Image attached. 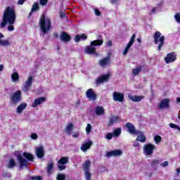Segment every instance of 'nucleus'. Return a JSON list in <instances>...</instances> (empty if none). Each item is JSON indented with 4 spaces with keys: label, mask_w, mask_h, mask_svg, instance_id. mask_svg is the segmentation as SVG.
<instances>
[{
    "label": "nucleus",
    "mask_w": 180,
    "mask_h": 180,
    "mask_svg": "<svg viewBox=\"0 0 180 180\" xmlns=\"http://www.w3.org/2000/svg\"><path fill=\"white\" fill-rule=\"evenodd\" d=\"M81 39L82 40H86V39H88V35H86V34H81V35L79 34H77L75 37V41L76 43H79L81 41Z\"/></svg>",
    "instance_id": "obj_23"
},
{
    "label": "nucleus",
    "mask_w": 180,
    "mask_h": 180,
    "mask_svg": "<svg viewBox=\"0 0 180 180\" xmlns=\"http://www.w3.org/2000/svg\"><path fill=\"white\" fill-rule=\"evenodd\" d=\"M91 146H92V141H89L86 143H83L81 146L80 149L82 150V151H83V153H85V151L91 148Z\"/></svg>",
    "instance_id": "obj_24"
},
{
    "label": "nucleus",
    "mask_w": 180,
    "mask_h": 180,
    "mask_svg": "<svg viewBox=\"0 0 180 180\" xmlns=\"http://www.w3.org/2000/svg\"><path fill=\"white\" fill-rule=\"evenodd\" d=\"M31 180H43V178L41 176H31L30 178Z\"/></svg>",
    "instance_id": "obj_48"
},
{
    "label": "nucleus",
    "mask_w": 180,
    "mask_h": 180,
    "mask_svg": "<svg viewBox=\"0 0 180 180\" xmlns=\"http://www.w3.org/2000/svg\"><path fill=\"white\" fill-rule=\"evenodd\" d=\"M16 22V13L15 8L8 6L3 13L2 22L0 24V28L4 29L6 25H14Z\"/></svg>",
    "instance_id": "obj_1"
},
{
    "label": "nucleus",
    "mask_w": 180,
    "mask_h": 180,
    "mask_svg": "<svg viewBox=\"0 0 180 180\" xmlns=\"http://www.w3.org/2000/svg\"><path fill=\"white\" fill-rule=\"evenodd\" d=\"M0 71H4V65H0Z\"/></svg>",
    "instance_id": "obj_63"
},
{
    "label": "nucleus",
    "mask_w": 180,
    "mask_h": 180,
    "mask_svg": "<svg viewBox=\"0 0 180 180\" xmlns=\"http://www.w3.org/2000/svg\"><path fill=\"white\" fill-rule=\"evenodd\" d=\"M125 127L127 129V131L130 134H134L135 136H137L138 134H141V132H140V131H137L136 130V127H134L131 123L130 122H127L125 124Z\"/></svg>",
    "instance_id": "obj_6"
},
{
    "label": "nucleus",
    "mask_w": 180,
    "mask_h": 180,
    "mask_svg": "<svg viewBox=\"0 0 180 180\" xmlns=\"http://www.w3.org/2000/svg\"><path fill=\"white\" fill-rule=\"evenodd\" d=\"M110 63V57L107 56L101 60H100L99 61V65H101V67L105 68L106 67V65H108V64Z\"/></svg>",
    "instance_id": "obj_20"
},
{
    "label": "nucleus",
    "mask_w": 180,
    "mask_h": 180,
    "mask_svg": "<svg viewBox=\"0 0 180 180\" xmlns=\"http://www.w3.org/2000/svg\"><path fill=\"white\" fill-rule=\"evenodd\" d=\"M169 126H170L171 129H176V130H179V131H180L179 126H178L174 123H170Z\"/></svg>",
    "instance_id": "obj_43"
},
{
    "label": "nucleus",
    "mask_w": 180,
    "mask_h": 180,
    "mask_svg": "<svg viewBox=\"0 0 180 180\" xmlns=\"http://www.w3.org/2000/svg\"><path fill=\"white\" fill-rule=\"evenodd\" d=\"M26 2V0H18V5H23Z\"/></svg>",
    "instance_id": "obj_57"
},
{
    "label": "nucleus",
    "mask_w": 180,
    "mask_h": 180,
    "mask_svg": "<svg viewBox=\"0 0 180 180\" xmlns=\"http://www.w3.org/2000/svg\"><path fill=\"white\" fill-rule=\"evenodd\" d=\"M129 99L132 102H141V100L144 99V96H129Z\"/></svg>",
    "instance_id": "obj_28"
},
{
    "label": "nucleus",
    "mask_w": 180,
    "mask_h": 180,
    "mask_svg": "<svg viewBox=\"0 0 180 180\" xmlns=\"http://www.w3.org/2000/svg\"><path fill=\"white\" fill-rule=\"evenodd\" d=\"M32 84H33V77L30 76L27 81H25L23 90L25 92H28L29 89H30V86H32Z\"/></svg>",
    "instance_id": "obj_16"
},
{
    "label": "nucleus",
    "mask_w": 180,
    "mask_h": 180,
    "mask_svg": "<svg viewBox=\"0 0 180 180\" xmlns=\"http://www.w3.org/2000/svg\"><path fill=\"white\" fill-rule=\"evenodd\" d=\"M58 164L59 165H65V164H68V157H62L58 161Z\"/></svg>",
    "instance_id": "obj_32"
},
{
    "label": "nucleus",
    "mask_w": 180,
    "mask_h": 180,
    "mask_svg": "<svg viewBox=\"0 0 180 180\" xmlns=\"http://www.w3.org/2000/svg\"><path fill=\"white\" fill-rule=\"evenodd\" d=\"M53 37H55V39H58V33L55 32V33L53 34Z\"/></svg>",
    "instance_id": "obj_60"
},
{
    "label": "nucleus",
    "mask_w": 180,
    "mask_h": 180,
    "mask_svg": "<svg viewBox=\"0 0 180 180\" xmlns=\"http://www.w3.org/2000/svg\"><path fill=\"white\" fill-rule=\"evenodd\" d=\"M11 78L13 81L15 82L19 81V73H18V72H15L14 73L12 74Z\"/></svg>",
    "instance_id": "obj_36"
},
{
    "label": "nucleus",
    "mask_w": 180,
    "mask_h": 180,
    "mask_svg": "<svg viewBox=\"0 0 180 180\" xmlns=\"http://www.w3.org/2000/svg\"><path fill=\"white\" fill-rule=\"evenodd\" d=\"M112 134L114 137H119V135L122 134V128L120 127L114 129Z\"/></svg>",
    "instance_id": "obj_33"
},
{
    "label": "nucleus",
    "mask_w": 180,
    "mask_h": 180,
    "mask_svg": "<svg viewBox=\"0 0 180 180\" xmlns=\"http://www.w3.org/2000/svg\"><path fill=\"white\" fill-rule=\"evenodd\" d=\"M112 99L115 102L122 103L124 101V94L115 91L112 94Z\"/></svg>",
    "instance_id": "obj_8"
},
{
    "label": "nucleus",
    "mask_w": 180,
    "mask_h": 180,
    "mask_svg": "<svg viewBox=\"0 0 180 180\" xmlns=\"http://www.w3.org/2000/svg\"><path fill=\"white\" fill-rule=\"evenodd\" d=\"M119 120V117L115 116V115H111L109 119V122L107 124V126L108 127H110V126H113L116 122Z\"/></svg>",
    "instance_id": "obj_21"
},
{
    "label": "nucleus",
    "mask_w": 180,
    "mask_h": 180,
    "mask_svg": "<svg viewBox=\"0 0 180 180\" xmlns=\"http://www.w3.org/2000/svg\"><path fill=\"white\" fill-rule=\"evenodd\" d=\"M35 154L37 157V158H43V157H44V148H43V146H39L38 148H36L35 150Z\"/></svg>",
    "instance_id": "obj_18"
},
{
    "label": "nucleus",
    "mask_w": 180,
    "mask_h": 180,
    "mask_svg": "<svg viewBox=\"0 0 180 180\" xmlns=\"http://www.w3.org/2000/svg\"><path fill=\"white\" fill-rule=\"evenodd\" d=\"M123 154V152L121 150H114L107 152L106 155L108 158L110 157H120Z\"/></svg>",
    "instance_id": "obj_14"
},
{
    "label": "nucleus",
    "mask_w": 180,
    "mask_h": 180,
    "mask_svg": "<svg viewBox=\"0 0 180 180\" xmlns=\"http://www.w3.org/2000/svg\"><path fill=\"white\" fill-rule=\"evenodd\" d=\"M60 39L61 41H64L65 43H68L71 41V35H70L66 32H62L60 34Z\"/></svg>",
    "instance_id": "obj_15"
},
{
    "label": "nucleus",
    "mask_w": 180,
    "mask_h": 180,
    "mask_svg": "<svg viewBox=\"0 0 180 180\" xmlns=\"http://www.w3.org/2000/svg\"><path fill=\"white\" fill-rule=\"evenodd\" d=\"M129 50H130V48H129L128 46H126L124 50L123 55L126 56V54H127V53H129Z\"/></svg>",
    "instance_id": "obj_54"
},
{
    "label": "nucleus",
    "mask_w": 180,
    "mask_h": 180,
    "mask_svg": "<svg viewBox=\"0 0 180 180\" xmlns=\"http://www.w3.org/2000/svg\"><path fill=\"white\" fill-rule=\"evenodd\" d=\"M0 44L1 46H4L6 47H8V46H11V42H9V41H8V40H1L0 41Z\"/></svg>",
    "instance_id": "obj_39"
},
{
    "label": "nucleus",
    "mask_w": 180,
    "mask_h": 180,
    "mask_svg": "<svg viewBox=\"0 0 180 180\" xmlns=\"http://www.w3.org/2000/svg\"><path fill=\"white\" fill-rule=\"evenodd\" d=\"M144 68V65H139L136 68L132 69V75L136 77V75H139L141 70Z\"/></svg>",
    "instance_id": "obj_26"
},
{
    "label": "nucleus",
    "mask_w": 180,
    "mask_h": 180,
    "mask_svg": "<svg viewBox=\"0 0 180 180\" xmlns=\"http://www.w3.org/2000/svg\"><path fill=\"white\" fill-rule=\"evenodd\" d=\"M102 44H103V38H102V35H98V39L91 41L90 46L91 47H96V46H102Z\"/></svg>",
    "instance_id": "obj_17"
},
{
    "label": "nucleus",
    "mask_w": 180,
    "mask_h": 180,
    "mask_svg": "<svg viewBox=\"0 0 180 180\" xmlns=\"http://www.w3.org/2000/svg\"><path fill=\"white\" fill-rule=\"evenodd\" d=\"M134 40H136V34H134L131 36L130 41H129V43L127 45V47H129L130 49V47H131V46H133V44L134 43Z\"/></svg>",
    "instance_id": "obj_34"
},
{
    "label": "nucleus",
    "mask_w": 180,
    "mask_h": 180,
    "mask_svg": "<svg viewBox=\"0 0 180 180\" xmlns=\"http://www.w3.org/2000/svg\"><path fill=\"white\" fill-rule=\"evenodd\" d=\"M37 134L36 133H34L31 135V139H32V140H37Z\"/></svg>",
    "instance_id": "obj_55"
},
{
    "label": "nucleus",
    "mask_w": 180,
    "mask_h": 180,
    "mask_svg": "<svg viewBox=\"0 0 180 180\" xmlns=\"http://www.w3.org/2000/svg\"><path fill=\"white\" fill-rule=\"evenodd\" d=\"M155 150V146L152 143H146L143 146V153L145 155H151Z\"/></svg>",
    "instance_id": "obj_5"
},
{
    "label": "nucleus",
    "mask_w": 180,
    "mask_h": 180,
    "mask_svg": "<svg viewBox=\"0 0 180 180\" xmlns=\"http://www.w3.org/2000/svg\"><path fill=\"white\" fill-rule=\"evenodd\" d=\"M154 43L155 44H158V50L161 51L162 46L165 43V37L164 35L161 36V33L159 31H156L153 34Z\"/></svg>",
    "instance_id": "obj_4"
},
{
    "label": "nucleus",
    "mask_w": 180,
    "mask_h": 180,
    "mask_svg": "<svg viewBox=\"0 0 180 180\" xmlns=\"http://www.w3.org/2000/svg\"><path fill=\"white\" fill-rule=\"evenodd\" d=\"M22 155L20 153L16 155V158L19 164V168H20V169H23V168H29L28 161H30V162H33L34 161V156H33L32 153L24 152Z\"/></svg>",
    "instance_id": "obj_2"
},
{
    "label": "nucleus",
    "mask_w": 180,
    "mask_h": 180,
    "mask_svg": "<svg viewBox=\"0 0 180 180\" xmlns=\"http://www.w3.org/2000/svg\"><path fill=\"white\" fill-rule=\"evenodd\" d=\"M160 162H161V160L155 159L152 161L150 165L152 167H157V165H158L160 164Z\"/></svg>",
    "instance_id": "obj_41"
},
{
    "label": "nucleus",
    "mask_w": 180,
    "mask_h": 180,
    "mask_svg": "<svg viewBox=\"0 0 180 180\" xmlns=\"http://www.w3.org/2000/svg\"><path fill=\"white\" fill-rule=\"evenodd\" d=\"M46 169L48 175H51V174H53L54 171V162H53V160L48 162Z\"/></svg>",
    "instance_id": "obj_19"
},
{
    "label": "nucleus",
    "mask_w": 180,
    "mask_h": 180,
    "mask_svg": "<svg viewBox=\"0 0 180 180\" xmlns=\"http://www.w3.org/2000/svg\"><path fill=\"white\" fill-rule=\"evenodd\" d=\"M74 129V124L72 123L69 124L65 129V133H70V131H72Z\"/></svg>",
    "instance_id": "obj_37"
},
{
    "label": "nucleus",
    "mask_w": 180,
    "mask_h": 180,
    "mask_svg": "<svg viewBox=\"0 0 180 180\" xmlns=\"http://www.w3.org/2000/svg\"><path fill=\"white\" fill-rule=\"evenodd\" d=\"M3 176H8V172H3Z\"/></svg>",
    "instance_id": "obj_62"
},
{
    "label": "nucleus",
    "mask_w": 180,
    "mask_h": 180,
    "mask_svg": "<svg viewBox=\"0 0 180 180\" xmlns=\"http://www.w3.org/2000/svg\"><path fill=\"white\" fill-rule=\"evenodd\" d=\"M72 137H73L74 139H78V137H79V134H74L72 135Z\"/></svg>",
    "instance_id": "obj_59"
},
{
    "label": "nucleus",
    "mask_w": 180,
    "mask_h": 180,
    "mask_svg": "<svg viewBox=\"0 0 180 180\" xmlns=\"http://www.w3.org/2000/svg\"><path fill=\"white\" fill-rule=\"evenodd\" d=\"M170 102L171 100L169 98H164L160 102L158 105L159 109H169Z\"/></svg>",
    "instance_id": "obj_12"
},
{
    "label": "nucleus",
    "mask_w": 180,
    "mask_h": 180,
    "mask_svg": "<svg viewBox=\"0 0 180 180\" xmlns=\"http://www.w3.org/2000/svg\"><path fill=\"white\" fill-rule=\"evenodd\" d=\"M39 9H40V7L39 6V3L35 2L32 5L31 11L32 12H37V11H39Z\"/></svg>",
    "instance_id": "obj_38"
},
{
    "label": "nucleus",
    "mask_w": 180,
    "mask_h": 180,
    "mask_svg": "<svg viewBox=\"0 0 180 180\" xmlns=\"http://www.w3.org/2000/svg\"><path fill=\"white\" fill-rule=\"evenodd\" d=\"M91 130H92V125H91V124H88L86 127V133H91Z\"/></svg>",
    "instance_id": "obj_49"
},
{
    "label": "nucleus",
    "mask_w": 180,
    "mask_h": 180,
    "mask_svg": "<svg viewBox=\"0 0 180 180\" xmlns=\"http://www.w3.org/2000/svg\"><path fill=\"white\" fill-rule=\"evenodd\" d=\"M86 98L89 101H95L98 98V96L96 95V93L94 91L93 89H89L86 91Z\"/></svg>",
    "instance_id": "obj_7"
},
{
    "label": "nucleus",
    "mask_w": 180,
    "mask_h": 180,
    "mask_svg": "<svg viewBox=\"0 0 180 180\" xmlns=\"http://www.w3.org/2000/svg\"><path fill=\"white\" fill-rule=\"evenodd\" d=\"M59 16H60V19H64V18H67V13H65V11H60Z\"/></svg>",
    "instance_id": "obj_44"
},
{
    "label": "nucleus",
    "mask_w": 180,
    "mask_h": 180,
    "mask_svg": "<svg viewBox=\"0 0 180 180\" xmlns=\"http://www.w3.org/2000/svg\"><path fill=\"white\" fill-rule=\"evenodd\" d=\"M155 11H157V8H155V7L153 8V9L151 11L152 13H155Z\"/></svg>",
    "instance_id": "obj_61"
},
{
    "label": "nucleus",
    "mask_w": 180,
    "mask_h": 180,
    "mask_svg": "<svg viewBox=\"0 0 180 180\" xmlns=\"http://www.w3.org/2000/svg\"><path fill=\"white\" fill-rule=\"evenodd\" d=\"M21 97H22V92H20V91L18 90L11 95V99L12 102H13L14 105H16L18 102H20Z\"/></svg>",
    "instance_id": "obj_9"
},
{
    "label": "nucleus",
    "mask_w": 180,
    "mask_h": 180,
    "mask_svg": "<svg viewBox=\"0 0 180 180\" xmlns=\"http://www.w3.org/2000/svg\"><path fill=\"white\" fill-rule=\"evenodd\" d=\"M106 46L108 47H112L113 46V43L112 42V41H108L106 43Z\"/></svg>",
    "instance_id": "obj_56"
},
{
    "label": "nucleus",
    "mask_w": 180,
    "mask_h": 180,
    "mask_svg": "<svg viewBox=\"0 0 180 180\" xmlns=\"http://www.w3.org/2000/svg\"><path fill=\"white\" fill-rule=\"evenodd\" d=\"M84 171H91V160H86L82 164Z\"/></svg>",
    "instance_id": "obj_29"
},
{
    "label": "nucleus",
    "mask_w": 180,
    "mask_h": 180,
    "mask_svg": "<svg viewBox=\"0 0 180 180\" xmlns=\"http://www.w3.org/2000/svg\"><path fill=\"white\" fill-rule=\"evenodd\" d=\"M95 114L97 116H102V115H105V109L102 106H97L95 109Z\"/></svg>",
    "instance_id": "obj_27"
},
{
    "label": "nucleus",
    "mask_w": 180,
    "mask_h": 180,
    "mask_svg": "<svg viewBox=\"0 0 180 180\" xmlns=\"http://www.w3.org/2000/svg\"><path fill=\"white\" fill-rule=\"evenodd\" d=\"M39 25L41 32L44 34L47 33V32L51 29V20H50V18L46 19V16H44V15L41 16Z\"/></svg>",
    "instance_id": "obj_3"
},
{
    "label": "nucleus",
    "mask_w": 180,
    "mask_h": 180,
    "mask_svg": "<svg viewBox=\"0 0 180 180\" xmlns=\"http://www.w3.org/2000/svg\"><path fill=\"white\" fill-rule=\"evenodd\" d=\"M27 107V103H21L17 108V113H22V112H23L24 109H26Z\"/></svg>",
    "instance_id": "obj_31"
},
{
    "label": "nucleus",
    "mask_w": 180,
    "mask_h": 180,
    "mask_svg": "<svg viewBox=\"0 0 180 180\" xmlns=\"http://www.w3.org/2000/svg\"><path fill=\"white\" fill-rule=\"evenodd\" d=\"M141 134H138V137L136 138V141H140V143H146L147 138L146 136L140 131Z\"/></svg>",
    "instance_id": "obj_30"
},
{
    "label": "nucleus",
    "mask_w": 180,
    "mask_h": 180,
    "mask_svg": "<svg viewBox=\"0 0 180 180\" xmlns=\"http://www.w3.org/2000/svg\"><path fill=\"white\" fill-rule=\"evenodd\" d=\"M113 136H114L113 134L108 132L105 135V139L107 140H112V139H113Z\"/></svg>",
    "instance_id": "obj_45"
},
{
    "label": "nucleus",
    "mask_w": 180,
    "mask_h": 180,
    "mask_svg": "<svg viewBox=\"0 0 180 180\" xmlns=\"http://www.w3.org/2000/svg\"><path fill=\"white\" fill-rule=\"evenodd\" d=\"M109 78H110V75L106 74L103 75L97 78L96 84L99 85V84H103V82H108L109 81Z\"/></svg>",
    "instance_id": "obj_13"
},
{
    "label": "nucleus",
    "mask_w": 180,
    "mask_h": 180,
    "mask_svg": "<svg viewBox=\"0 0 180 180\" xmlns=\"http://www.w3.org/2000/svg\"><path fill=\"white\" fill-rule=\"evenodd\" d=\"M7 29H8V32H13V30H15V27L13 26V24H10L8 26Z\"/></svg>",
    "instance_id": "obj_50"
},
{
    "label": "nucleus",
    "mask_w": 180,
    "mask_h": 180,
    "mask_svg": "<svg viewBox=\"0 0 180 180\" xmlns=\"http://www.w3.org/2000/svg\"><path fill=\"white\" fill-rule=\"evenodd\" d=\"M169 164V162H168V161H165L163 163L160 164V166L165 168V167H168Z\"/></svg>",
    "instance_id": "obj_53"
},
{
    "label": "nucleus",
    "mask_w": 180,
    "mask_h": 180,
    "mask_svg": "<svg viewBox=\"0 0 180 180\" xmlns=\"http://www.w3.org/2000/svg\"><path fill=\"white\" fill-rule=\"evenodd\" d=\"M176 60V54L175 52H172L167 53L166 57L165 58V61L166 64H169V63H174Z\"/></svg>",
    "instance_id": "obj_11"
},
{
    "label": "nucleus",
    "mask_w": 180,
    "mask_h": 180,
    "mask_svg": "<svg viewBox=\"0 0 180 180\" xmlns=\"http://www.w3.org/2000/svg\"><path fill=\"white\" fill-rule=\"evenodd\" d=\"M154 140L156 144H158V143H161V141H162V138L160 136L157 135L156 136L154 137Z\"/></svg>",
    "instance_id": "obj_42"
},
{
    "label": "nucleus",
    "mask_w": 180,
    "mask_h": 180,
    "mask_svg": "<svg viewBox=\"0 0 180 180\" xmlns=\"http://www.w3.org/2000/svg\"><path fill=\"white\" fill-rule=\"evenodd\" d=\"M176 102L177 103H180V97L176 98Z\"/></svg>",
    "instance_id": "obj_64"
},
{
    "label": "nucleus",
    "mask_w": 180,
    "mask_h": 180,
    "mask_svg": "<svg viewBox=\"0 0 180 180\" xmlns=\"http://www.w3.org/2000/svg\"><path fill=\"white\" fill-rule=\"evenodd\" d=\"M174 19L177 23H180V13H176V14L174 15Z\"/></svg>",
    "instance_id": "obj_47"
},
{
    "label": "nucleus",
    "mask_w": 180,
    "mask_h": 180,
    "mask_svg": "<svg viewBox=\"0 0 180 180\" xmlns=\"http://www.w3.org/2000/svg\"><path fill=\"white\" fill-rule=\"evenodd\" d=\"M84 53H86V54H89L90 56H96V57L99 56L98 52H96V48L91 46V45L85 47Z\"/></svg>",
    "instance_id": "obj_10"
},
{
    "label": "nucleus",
    "mask_w": 180,
    "mask_h": 180,
    "mask_svg": "<svg viewBox=\"0 0 180 180\" xmlns=\"http://www.w3.org/2000/svg\"><path fill=\"white\" fill-rule=\"evenodd\" d=\"M46 101V97H39L34 101V103L32 104V108H36L39 106V105L43 103V102Z\"/></svg>",
    "instance_id": "obj_22"
},
{
    "label": "nucleus",
    "mask_w": 180,
    "mask_h": 180,
    "mask_svg": "<svg viewBox=\"0 0 180 180\" xmlns=\"http://www.w3.org/2000/svg\"><path fill=\"white\" fill-rule=\"evenodd\" d=\"M58 167L59 171H64V169H65L67 168V166L63 165H58Z\"/></svg>",
    "instance_id": "obj_52"
},
{
    "label": "nucleus",
    "mask_w": 180,
    "mask_h": 180,
    "mask_svg": "<svg viewBox=\"0 0 180 180\" xmlns=\"http://www.w3.org/2000/svg\"><path fill=\"white\" fill-rule=\"evenodd\" d=\"M94 12H95L96 16H101V15H102V13H101V11H99V9L98 8H96Z\"/></svg>",
    "instance_id": "obj_51"
},
{
    "label": "nucleus",
    "mask_w": 180,
    "mask_h": 180,
    "mask_svg": "<svg viewBox=\"0 0 180 180\" xmlns=\"http://www.w3.org/2000/svg\"><path fill=\"white\" fill-rule=\"evenodd\" d=\"M49 4V0H39V5L41 6H46Z\"/></svg>",
    "instance_id": "obj_46"
},
{
    "label": "nucleus",
    "mask_w": 180,
    "mask_h": 180,
    "mask_svg": "<svg viewBox=\"0 0 180 180\" xmlns=\"http://www.w3.org/2000/svg\"><path fill=\"white\" fill-rule=\"evenodd\" d=\"M117 1L119 0H110V4H112V5H117Z\"/></svg>",
    "instance_id": "obj_58"
},
{
    "label": "nucleus",
    "mask_w": 180,
    "mask_h": 180,
    "mask_svg": "<svg viewBox=\"0 0 180 180\" xmlns=\"http://www.w3.org/2000/svg\"><path fill=\"white\" fill-rule=\"evenodd\" d=\"M66 176L64 174H58L56 180H65Z\"/></svg>",
    "instance_id": "obj_40"
},
{
    "label": "nucleus",
    "mask_w": 180,
    "mask_h": 180,
    "mask_svg": "<svg viewBox=\"0 0 180 180\" xmlns=\"http://www.w3.org/2000/svg\"><path fill=\"white\" fill-rule=\"evenodd\" d=\"M6 167L8 169H12L15 168V167H18V165L16 164V161L15 160V159L10 158Z\"/></svg>",
    "instance_id": "obj_25"
},
{
    "label": "nucleus",
    "mask_w": 180,
    "mask_h": 180,
    "mask_svg": "<svg viewBox=\"0 0 180 180\" xmlns=\"http://www.w3.org/2000/svg\"><path fill=\"white\" fill-rule=\"evenodd\" d=\"M91 170L84 171V177L86 180H91L92 178V174H91Z\"/></svg>",
    "instance_id": "obj_35"
}]
</instances>
